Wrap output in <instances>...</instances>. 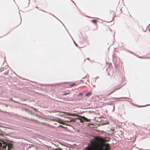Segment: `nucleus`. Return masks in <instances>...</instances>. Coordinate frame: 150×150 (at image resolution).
Segmentation results:
<instances>
[{
	"label": "nucleus",
	"mask_w": 150,
	"mask_h": 150,
	"mask_svg": "<svg viewBox=\"0 0 150 150\" xmlns=\"http://www.w3.org/2000/svg\"><path fill=\"white\" fill-rule=\"evenodd\" d=\"M96 139L99 144L95 141H91V144L89 146L86 147L85 150H109V149L110 147L109 144L105 143V142L107 141L106 140L98 137H97Z\"/></svg>",
	"instance_id": "f257e3e1"
},
{
	"label": "nucleus",
	"mask_w": 150,
	"mask_h": 150,
	"mask_svg": "<svg viewBox=\"0 0 150 150\" xmlns=\"http://www.w3.org/2000/svg\"><path fill=\"white\" fill-rule=\"evenodd\" d=\"M3 142L4 144H5L6 145L5 146V148H3V147L2 146H0V148L2 150H5L6 149V147H7V150H10V149L12 148V145L10 143L5 142L3 141L0 140V142Z\"/></svg>",
	"instance_id": "f03ea898"
},
{
	"label": "nucleus",
	"mask_w": 150,
	"mask_h": 150,
	"mask_svg": "<svg viewBox=\"0 0 150 150\" xmlns=\"http://www.w3.org/2000/svg\"><path fill=\"white\" fill-rule=\"evenodd\" d=\"M68 115H72V116H77L78 117H80L81 118H82L84 120H85L86 122H89L90 121V119H88L87 118H86L84 116H82L79 115H77L76 114H70L67 113Z\"/></svg>",
	"instance_id": "7ed1b4c3"
},
{
	"label": "nucleus",
	"mask_w": 150,
	"mask_h": 150,
	"mask_svg": "<svg viewBox=\"0 0 150 150\" xmlns=\"http://www.w3.org/2000/svg\"><path fill=\"white\" fill-rule=\"evenodd\" d=\"M120 87H117V88H115V89H114L113 90L111 93H110L109 94H108V96H109L112 93H113L116 90L120 89Z\"/></svg>",
	"instance_id": "20e7f679"
},
{
	"label": "nucleus",
	"mask_w": 150,
	"mask_h": 150,
	"mask_svg": "<svg viewBox=\"0 0 150 150\" xmlns=\"http://www.w3.org/2000/svg\"><path fill=\"white\" fill-rule=\"evenodd\" d=\"M6 145L3 142H0V146H2L3 147V148H5V146Z\"/></svg>",
	"instance_id": "39448f33"
},
{
	"label": "nucleus",
	"mask_w": 150,
	"mask_h": 150,
	"mask_svg": "<svg viewBox=\"0 0 150 150\" xmlns=\"http://www.w3.org/2000/svg\"><path fill=\"white\" fill-rule=\"evenodd\" d=\"M91 92H88V93H87L86 95H85V96H88L90 95H91Z\"/></svg>",
	"instance_id": "423d86ee"
},
{
	"label": "nucleus",
	"mask_w": 150,
	"mask_h": 150,
	"mask_svg": "<svg viewBox=\"0 0 150 150\" xmlns=\"http://www.w3.org/2000/svg\"><path fill=\"white\" fill-rule=\"evenodd\" d=\"M76 119L79 120H80L81 122H83V121L81 119H80L79 117L76 118Z\"/></svg>",
	"instance_id": "0eeeda50"
},
{
	"label": "nucleus",
	"mask_w": 150,
	"mask_h": 150,
	"mask_svg": "<svg viewBox=\"0 0 150 150\" xmlns=\"http://www.w3.org/2000/svg\"><path fill=\"white\" fill-rule=\"evenodd\" d=\"M74 121V119H72V120H67V121H66L67 122H71V121Z\"/></svg>",
	"instance_id": "6e6552de"
},
{
	"label": "nucleus",
	"mask_w": 150,
	"mask_h": 150,
	"mask_svg": "<svg viewBox=\"0 0 150 150\" xmlns=\"http://www.w3.org/2000/svg\"><path fill=\"white\" fill-rule=\"evenodd\" d=\"M92 21L94 23H96V20H92Z\"/></svg>",
	"instance_id": "1a4fd4ad"
},
{
	"label": "nucleus",
	"mask_w": 150,
	"mask_h": 150,
	"mask_svg": "<svg viewBox=\"0 0 150 150\" xmlns=\"http://www.w3.org/2000/svg\"><path fill=\"white\" fill-rule=\"evenodd\" d=\"M56 112H61V113H66L65 112H60V111H56Z\"/></svg>",
	"instance_id": "9d476101"
},
{
	"label": "nucleus",
	"mask_w": 150,
	"mask_h": 150,
	"mask_svg": "<svg viewBox=\"0 0 150 150\" xmlns=\"http://www.w3.org/2000/svg\"><path fill=\"white\" fill-rule=\"evenodd\" d=\"M69 94V93H64L63 94V96H66V95H67L68 94Z\"/></svg>",
	"instance_id": "9b49d317"
},
{
	"label": "nucleus",
	"mask_w": 150,
	"mask_h": 150,
	"mask_svg": "<svg viewBox=\"0 0 150 150\" xmlns=\"http://www.w3.org/2000/svg\"><path fill=\"white\" fill-rule=\"evenodd\" d=\"M75 83H74V84H71L70 85V87H72V86H74V85H75Z\"/></svg>",
	"instance_id": "f8f14e48"
},
{
	"label": "nucleus",
	"mask_w": 150,
	"mask_h": 150,
	"mask_svg": "<svg viewBox=\"0 0 150 150\" xmlns=\"http://www.w3.org/2000/svg\"><path fill=\"white\" fill-rule=\"evenodd\" d=\"M59 126L60 127H63V126H62V125H59Z\"/></svg>",
	"instance_id": "ddd939ff"
},
{
	"label": "nucleus",
	"mask_w": 150,
	"mask_h": 150,
	"mask_svg": "<svg viewBox=\"0 0 150 150\" xmlns=\"http://www.w3.org/2000/svg\"><path fill=\"white\" fill-rule=\"evenodd\" d=\"M74 44H75V45L76 46H77V44L75 43V42H74Z\"/></svg>",
	"instance_id": "4468645a"
},
{
	"label": "nucleus",
	"mask_w": 150,
	"mask_h": 150,
	"mask_svg": "<svg viewBox=\"0 0 150 150\" xmlns=\"http://www.w3.org/2000/svg\"><path fill=\"white\" fill-rule=\"evenodd\" d=\"M82 94L81 93L79 94L78 96H79V95H81Z\"/></svg>",
	"instance_id": "2eb2a0df"
},
{
	"label": "nucleus",
	"mask_w": 150,
	"mask_h": 150,
	"mask_svg": "<svg viewBox=\"0 0 150 150\" xmlns=\"http://www.w3.org/2000/svg\"><path fill=\"white\" fill-rule=\"evenodd\" d=\"M87 59H89L88 58H87Z\"/></svg>",
	"instance_id": "dca6fc26"
}]
</instances>
